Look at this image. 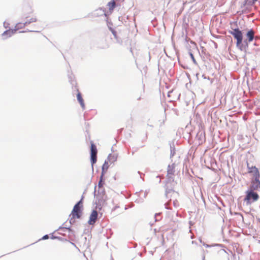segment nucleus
<instances>
[{
	"instance_id": "f257e3e1",
	"label": "nucleus",
	"mask_w": 260,
	"mask_h": 260,
	"mask_svg": "<svg viewBox=\"0 0 260 260\" xmlns=\"http://www.w3.org/2000/svg\"><path fill=\"white\" fill-rule=\"evenodd\" d=\"M83 203L82 200L79 201L74 207L70 214V223L75 222V219H79L82 214Z\"/></svg>"
},
{
	"instance_id": "f03ea898",
	"label": "nucleus",
	"mask_w": 260,
	"mask_h": 260,
	"mask_svg": "<svg viewBox=\"0 0 260 260\" xmlns=\"http://www.w3.org/2000/svg\"><path fill=\"white\" fill-rule=\"evenodd\" d=\"M229 33L233 35L236 40V46L241 50H243V34L242 31L238 28H234L233 30L229 31Z\"/></svg>"
},
{
	"instance_id": "7ed1b4c3",
	"label": "nucleus",
	"mask_w": 260,
	"mask_h": 260,
	"mask_svg": "<svg viewBox=\"0 0 260 260\" xmlns=\"http://www.w3.org/2000/svg\"><path fill=\"white\" fill-rule=\"evenodd\" d=\"M246 193V195L244 199V202H246L247 205L251 204L252 203L256 201L259 198L258 194L254 192L253 190L248 189Z\"/></svg>"
},
{
	"instance_id": "20e7f679",
	"label": "nucleus",
	"mask_w": 260,
	"mask_h": 260,
	"mask_svg": "<svg viewBox=\"0 0 260 260\" xmlns=\"http://www.w3.org/2000/svg\"><path fill=\"white\" fill-rule=\"evenodd\" d=\"M247 173L249 175L251 179H259L260 174L258 169L255 166H250L247 163Z\"/></svg>"
},
{
	"instance_id": "39448f33",
	"label": "nucleus",
	"mask_w": 260,
	"mask_h": 260,
	"mask_svg": "<svg viewBox=\"0 0 260 260\" xmlns=\"http://www.w3.org/2000/svg\"><path fill=\"white\" fill-rule=\"evenodd\" d=\"M98 150L96 146L92 142H91L90 159L92 165H93L97 160Z\"/></svg>"
},
{
	"instance_id": "423d86ee",
	"label": "nucleus",
	"mask_w": 260,
	"mask_h": 260,
	"mask_svg": "<svg viewBox=\"0 0 260 260\" xmlns=\"http://www.w3.org/2000/svg\"><path fill=\"white\" fill-rule=\"evenodd\" d=\"M175 172V165L174 164L169 165L167 169V177L170 181L174 180V177Z\"/></svg>"
},
{
	"instance_id": "0eeeda50",
	"label": "nucleus",
	"mask_w": 260,
	"mask_h": 260,
	"mask_svg": "<svg viewBox=\"0 0 260 260\" xmlns=\"http://www.w3.org/2000/svg\"><path fill=\"white\" fill-rule=\"evenodd\" d=\"M37 21V19L35 17H32L29 20H27L24 23H18L15 26V29L14 30H18L19 29L23 28L25 26L29 24L31 22H35Z\"/></svg>"
},
{
	"instance_id": "6e6552de",
	"label": "nucleus",
	"mask_w": 260,
	"mask_h": 260,
	"mask_svg": "<svg viewBox=\"0 0 260 260\" xmlns=\"http://www.w3.org/2000/svg\"><path fill=\"white\" fill-rule=\"evenodd\" d=\"M260 188L259 179H251L249 190H255Z\"/></svg>"
},
{
	"instance_id": "1a4fd4ad",
	"label": "nucleus",
	"mask_w": 260,
	"mask_h": 260,
	"mask_svg": "<svg viewBox=\"0 0 260 260\" xmlns=\"http://www.w3.org/2000/svg\"><path fill=\"white\" fill-rule=\"evenodd\" d=\"M254 37V31L252 29H250L248 31L246 34V39L244 40V43L247 46L248 45V43L251 42L253 41Z\"/></svg>"
},
{
	"instance_id": "9d476101",
	"label": "nucleus",
	"mask_w": 260,
	"mask_h": 260,
	"mask_svg": "<svg viewBox=\"0 0 260 260\" xmlns=\"http://www.w3.org/2000/svg\"><path fill=\"white\" fill-rule=\"evenodd\" d=\"M98 212L96 210H93L91 212L88 223L90 225H93L96 222L98 218Z\"/></svg>"
},
{
	"instance_id": "9b49d317",
	"label": "nucleus",
	"mask_w": 260,
	"mask_h": 260,
	"mask_svg": "<svg viewBox=\"0 0 260 260\" xmlns=\"http://www.w3.org/2000/svg\"><path fill=\"white\" fill-rule=\"evenodd\" d=\"M107 6L109 8V12L110 14H111L114 10V9L115 8L116 6V3L114 0H111L110 2H109Z\"/></svg>"
},
{
	"instance_id": "f8f14e48",
	"label": "nucleus",
	"mask_w": 260,
	"mask_h": 260,
	"mask_svg": "<svg viewBox=\"0 0 260 260\" xmlns=\"http://www.w3.org/2000/svg\"><path fill=\"white\" fill-rule=\"evenodd\" d=\"M15 32H16V30L9 29V30L5 31L2 34V35L5 38H7L8 37H10L12 36Z\"/></svg>"
},
{
	"instance_id": "ddd939ff",
	"label": "nucleus",
	"mask_w": 260,
	"mask_h": 260,
	"mask_svg": "<svg viewBox=\"0 0 260 260\" xmlns=\"http://www.w3.org/2000/svg\"><path fill=\"white\" fill-rule=\"evenodd\" d=\"M77 100L79 101V103L80 104L81 107L83 108H84L85 105L84 103V100L83 98H82L81 94L80 92H78L77 95Z\"/></svg>"
},
{
	"instance_id": "4468645a",
	"label": "nucleus",
	"mask_w": 260,
	"mask_h": 260,
	"mask_svg": "<svg viewBox=\"0 0 260 260\" xmlns=\"http://www.w3.org/2000/svg\"><path fill=\"white\" fill-rule=\"evenodd\" d=\"M109 168L108 162L106 161H105L104 164L102 166V171L101 174L104 175L106 172H107L108 169Z\"/></svg>"
},
{
	"instance_id": "2eb2a0df",
	"label": "nucleus",
	"mask_w": 260,
	"mask_h": 260,
	"mask_svg": "<svg viewBox=\"0 0 260 260\" xmlns=\"http://www.w3.org/2000/svg\"><path fill=\"white\" fill-rule=\"evenodd\" d=\"M104 175H101L100 177V180L98 184V186L99 188H102L104 186V185L105 184V180L104 178Z\"/></svg>"
},
{
	"instance_id": "dca6fc26",
	"label": "nucleus",
	"mask_w": 260,
	"mask_h": 260,
	"mask_svg": "<svg viewBox=\"0 0 260 260\" xmlns=\"http://www.w3.org/2000/svg\"><path fill=\"white\" fill-rule=\"evenodd\" d=\"M230 25H231V28L232 30H233V27L234 28H238L237 22H236V21L231 22Z\"/></svg>"
},
{
	"instance_id": "f3484780",
	"label": "nucleus",
	"mask_w": 260,
	"mask_h": 260,
	"mask_svg": "<svg viewBox=\"0 0 260 260\" xmlns=\"http://www.w3.org/2000/svg\"><path fill=\"white\" fill-rule=\"evenodd\" d=\"M48 238H49V236H48V235H46L42 237V239H43V240H46V239H48Z\"/></svg>"
},
{
	"instance_id": "a211bd4d",
	"label": "nucleus",
	"mask_w": 260,
	"mask_h": 260,
	"mask_svg": "<svg viewBox=\"0 0 260 260\" xmlns=\"http://www.w3.org/2000/svg\"><path fill=\"white\" fill-rule=\"evenodd\" d=\"M190 55L192 59L193 60V61L194 62L195 61V59L194 58V56H193V54L191 53H190Z\"/></svg>"
}]
</instances>
